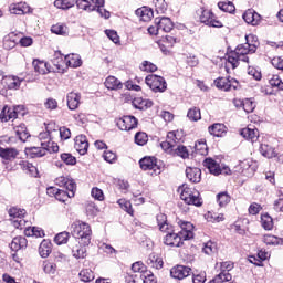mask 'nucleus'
I'll return each instance as SVG.
<instances>
[{"mask_svg":"<svg viewBox=\"0 0 283 283\" xmlns=\"http://www.w3.org/2000/svg\"><path fill=\"white\" fill-rule=\"evenodd\" d=\"M156 220L159 227V231H161L163 233H167L164 237V244H166V247L180 248L182 247V244H185V242H187V240L181 237L180 232H175L171 229V224L167 220V214L159 213L157 214Z\"/></svg>","mask_w":283,"mask_h":283,"instance_id":"obj_1","label":"nucleus"},{"mask_svg":"<svg viewBox=\"0 0 283 283\" xmlns=\"http://www.w3.org/2000/svg\"><path fill=\"white\" fill-rule=\"evenodd\" d=\"M71 233L78 240L80 244H84V247H90L92 242V228L83 222V221H75L71 226Z\"/></svg>","mask_w":283,"mask_h":283,"instance_id":"obj_2","label":"nucleus"},{"mask_svg":"<svg viewBox=\"0 0 283 283\" xmlns=\"http://www.w3.org/2000/svg\"><path fill=\"white\" fill-rule=\"evenodd\" d=\"M180 199L186 202V205H193L195 207H202V198H200V192L195 188H190L187 184L179 187Z\"/></svg>","mask_w":283,"mask_h":283,"instance_id":"obj_3","label":"nucleus"},{"mask_svg":"<svg viewBox=\"0 0 283 283\" xmlns=\"http://www.w3.org/2000/svg\"><path fill=\"white\" fill-rule=\"evenodd\" d=\"M145 83L155 93L167 92V81L165 80V77L160 75H156V74L147 75L145 78Z\"/></svg>","mask_w":283,"mask_h":283,"instance_id":"obj_4","label":"nucleus"},{"mask_svg":"<svg viewBox=\"0 0 283 283\" xmlns=\"http://www.w3.org/2000/svg\"><path fill=\"white\" fill-rule=\"evenodd\" d=\"M185 138L184 130H171L167 134L166 140L160 144L164 151H169L172 147H176Z\"/></svg>","mask_w":283,"mask_h":283,"instance_id":"obj_5","label":"nucleus"},{"mask_svg":"<svg viewBox=\"0 0 283 283\" xmlns=\"http://www.w3.org/2000/svg\"><path fill=\"white\" fill-rule=\"evenodd\" d=\"M233 266L234 264L231 261L221 262V272L216 275L210 283L231 282V280H233V275H231L229 271H233Z\"/></svg>","mask_w":283,"mask_h":283,"instance_id":"obj_6","label":"nucleus"},{"mask_svg":"<svg viewBox=\"0 0 283 283\" xmlns=\"http://www.w3.org/2000/svg\"><path fill=\"white\" fill-rule=\"evenodd\" d=\"M203 167H206L213 176H220V174L229 176L231 174V169L228 166H220L213 158H206L203 160Z\"/></svg>","mask_w":283,"mask_h":283,"instance_id":"obj_7","label":"nucleus"},{"mask_svg":"<svg viewBox=\"0 0 283 283\" xmlns=\"http://www.w3.org/2000/svg\"><path fill=\"white\" fill-rule=\"evenodd\" d=\"M21 112H23V106L21 105L13 107L6 105L0 113V120L1 123H8V120L17 119Z\"/></svg>","mask_w":283,"mask_h":283,"instance_id":"obj_8","label":"nucleus"},{"mask_svg":"<svg viewBox=\"0 0 283 283\" xmlns=\"http://www.w3.org/2000/svg\"><path fill=\"white\" fill-rule=\"evenodd\" d=\"M116 125L122 132H132L138 127V119L132 115H126L117 119Z\"/></svg>","mask_w":283,"mask_h":283,"instance_id":"obj_9","label":"nucleus"},{"mask_svg":"<svg viewBox=\"0 0 283 283\" xmlns=\"http://www.w3.org/2000/svg\"><path fill=\"white\" fill-rule=\"evenodd\" d=\"M201 23L210 28H222V22L216 18V14L209 10H203L200 15Z\"/></svg>","mask_w":283,"mask_h":283,"instance_id":"obj_10","label":"nucleus"},{"mask_svg":"<svg viewBox=\"0 0 283 283\" xmlns=\"http://www.w3.org/2000/svg\"><path fill=\"white\" fill-rule=\"evenodd\" d=\"M139 165L144 171H154L155 176L160 174V167H158L155 157H144L139 160Z\"/></svg>","mask_w":283,"mask_h":283,"instance_id":"obj_11","label":"nucleus"},{"mask_svg":"<svg viewBox=\"0 0 283 283\" xmlns=\"http://www.w3.org/2000/svg\"><path fill=\"white\" fill-rule=\"evenodd\" d=\"M191 275V268L187 265H175L170 269V277L174 280H185Z\"/></svg>","mask_w":283,"mask_h":283,"instance_id":"obj_12","label":"nucleus"},{"mask_svg":"<svg viewBox=\"0 0 283 283\" xmlns=\"http://www.w3.org/2000/svg\"><path fill=\"white\" fill-rule=\"evenodd\" d=\"M74 149L80 154V156H85L87 149H90V142H87V136L78 135L74 139Z\"/></svg>","mask_w":283,"mask_h":283,"instance_id":"obj_13","label":"nucleus"},{"mask_svg":"<svg viewBox=\"0 0 283 283\" xmlns=\"http://www.w3.org/2000/svg\"><path fill=\"white\" fill-rule=\"evenodd\" d=\"M178 224L180 227L179 234L187 240H193V226L189 221L179 220Z\"/></svg>","mask_w":283,"mask_h":283,"instance_id":"obj_14","label":"nucleus"},{"mask_svg":"<svg viewBox=\"0 0 283 283\" xmlns=\"http://www.w3.org/2000/svg\"><path fill=\"white\" fill-rule=\"evenodd\" d=\"M55 185H57V187H63L66 191H76V182L74 179H70L64 176L57 177L55 179Z\"/></svg>","mask_w":283,"mask_h":283,"instance_id":"obj_15","label":"nucleus"},{"mask_svg":"<svg viewBox=\"0 0 283 283\" xmlns=\"http://www.w3.org/2000/svg\"><path fill=\"white\" fill-rule=\"evenodd\" d=\"M243 20L245 23L250 25H259L260 21H262V15H260L258 12L249 9L243 13Z\"/></svg>","mask_w":283,"mask_h":283,"instance_id":"obj_16","label":"nucleus"},{"mask_svg":"<svg viewBox=\"0 0 283 283\" xmlns=\"http://www.w3.org/2000/svg\"><path fill=\"white\" fill-rule=\"evenodd\" d=\"M240 135L245 139V140H251V143H256L258 139L260 138V130L256 128H242Z\"/></svg>","mask_w":283,"mask_h":283,"instance_id":"obj_17","label":"nucleus"},{"mask_svg":"<svg viewBox=\"0 0 283 283\" xmlns=\"http://www.w3.org/2000/svg\"><path fill=\"white\" fill-rule=\"evenodd\" d=\"M157 32H170L174 30V22L169 18L156 19Z\"/></svg>","mask_w":283,"mask_h":283,"instance_id":"obj_18","label":"nucleus"},{"mask_svg":"<svg viewBox=\"0 0 283 283\" xmlns=\"http://www.w3.org/2000/svg\"><path fill=\"white\" fill-rule=\"evenodd\" d=\"M67 107L71 111L78 109V105H81V94L71 92L66 95Z\"/></svg>","mask_w":283,"mask_h":283,"instance_id":"obj_19","label":"nucleus"},{"mask_svg":"<svg viewBox=\"0 0 283 283\" xmlns=\"http://www.w3.org/2000/svg\"><path fill=\"white\" fill-rule=\"evenodd\" d=\"M234 52L240 55H247V54H255L258 52V44L249 45L247 43L239 44Z\"/></svg>","mask_w":283,"mask_h":283,"instance_id":"obj_20","label":"nucleus"},{"mask_svg":"<svg viewBox=\"0 0 283 283\" xmlns=\"http://www.w3.org/2000/svg\"><path fill=\"white\" fill-rule=\"evenodd\" d=\"M11 14H28L30 12V6L25 2L13 3L9 7Z\"/></svg>","mask_w":283,"mask_h":283,"instance_id":"obj_21","label":"nucleus"},{"mask_svg":"<svg viewBox=\"0 0 283 283\" xmlns=\"http://www.w3.org/2000/svg\"><path fill=\"white\" fill-rule=\"evenodd\" d=\"M202 176V170L200 168H186V177L190 182L197 184L200 182Z\"/></svg>","mask_w":283,"mask_h":283,"instance_id":"obj_22","label":"nucleus"},{"mask_svg":"<svg viewBox=\"0 0 283 283\" xmlns=\"http://www.w3.org/2000/svg\"><path fill=\"white\" fill-rule=\"evenodd\" d=\"M72 255L76 260H85L87 258V245L80 243L72 248Z\"/></svg>","mask_w":283,"mask_h":283,"instance_id":"obj_23","label":"nucleus"},{"mask_svg":"<svg viewBox=\"0 0 283 283\" xmlns=\"http://www.w3.org/2000/svg\"><path fill=\"white\" fill-rule=\"evenodd\" d=\"M54 136H59V130H50V126H46V130L39 134L41 147H43V143L49 144L52 140V138H54Z\"/></svg>","mask_w":283,"mask_h":283,"instance_id":"obj_24","label":"nucleus"},{"mask_svg":"<svg viewBox=\"0 0 283 283\" xmlns=\"http://www.w3.org/2000/svg\"><path fill=\"white\" fill-rule=\"evenodd\" d=\"M20 167L25 174H28V176H31V178L39 177V169L36 168V166L32 165L31 163L21 161Z\"/></svg>","mask_w":283,"mask_h":283,"instance_id":"obj_25","label":"nucleus"},{"mask_svg":"<svg viewBox=\"0 0 283 283\" xmlns=\"http://www.w3.org/2000/svg\"><path fill=\"white\" fill-rule=\"evenodd\" d=\"M25 247H28V239H25V237H15L10 244L11 251L15 252L25 249Z\"/></svg>","mask_w":283,"mask_h":283,"instance_id":"obj_26","label":"nucleus"},{"mask_svg":"<svg viewBox=\"0 0 283 283\" xmlns=\"http://www.w3.org/2000/svg\"><path fill=\"white\" fill-rule=\"evenodd\" d=\"M209 134H211V136H216L217 138H222V136L227 135V127L224 124H213L209 127Z\"/></svg>","mask_w":283,"mask_h":283,"instance_id":"obj_27","label":"nucleus"},{"mask_svg":"<svg viewBox=\"0 0 283 283\" xmlns=\"http://www.w3.org/2000/svg\"><path fill=\"white\" fill-rule=\"evenodd\" d=\"M135 14L142 19V21H151L154 19V11L147 7H142L135 11Z\"/></svg>","mask_w":283,"mask_h":283,"instance_id":"obj_28","label":"nucleus"},{"mask_svg":"<svg viewBox=\"0 0 283 283\" xmlns=\"http://www.w3.org/2000/svg\"><path fill=\"white\" fill-rule=\"evenodd\" d=\"M147 264L150 269H156L158 271L163 269V258L158 256L156 253H151L147 259Z\"/></svg>","mask_w":283,"mask_h":283,"instance_id":"obj_29","label":"nucleus"},{"mask_svg":"<svg viewBox=\"0 0 283 283\" xmlns=\"http://www.w3.org/2000/svg\"><path fill=\"white\" fill-rule=\"evenodd\" d=\"M25 154L29 158H43L46 155L44 146L27 148Z\"/></svg>","mask_w":283,"mask_h":283,"instance_id":"obj_30","label":"nucleus"},{"mask_svg":"<svg viewBox=\"0 0 283 283\" xmlns=\"http://www.w3.org/2000/svg\"><path fill=\"white\" fill-rule=\"evenodd\" d=\"M19 156V150L15 148H1L0 147V158L3 160H14Z\"/></svg>","mask_w":283,"mask_h":283,"instance_id":"obj_31","label":"nucleus"},{"mask_svg":"<svg viewBox=\"0 0 283 283\" xmlns=\"http://www.w3.org/2000/svg\"><path fill=\"white\" fill-rule=\"evenodd\" d=\"M22 80L18 76H7L4 77V85L8 90H19L21 87Z\"/></svg>","mask_w":283,"mask_h":283,"instance_id":"obj_32","label":"nucleus"},{"mask_svg":"<svg viewBox=\"0 0 283 283\" xmlns=\"http://www.w3.org/2000/svg\"><path fill=\"white\" fill-rule=\"evenodd\" d=\"M104 84L107 90H123V83L116 76H108Z\"/></svg>","mask_w":283,"mask_h":283,"instance_id":"obj_33","label":"nucleus"},{"mask_svg":"<svg viewBox=\"0 0 283 283\" xmlns=\"http://www.w3.org/2000/svg\"><path fill=\"white\" fill-rule=\"evenodd\" d=\"M65 65L69 67H81L83 65V62L81 61V56L76 54H71L64 56Z\"/></svg>","mask_w":283,"mask_h":283,"instance_id":"obj_34","label":"nucleus"},{"mask_svg":"<svg viewBox=\"0 0 283 283\" xmlns=\"http://www.w3.org/2000/svg\"><path fill=\"white\" fill-rule=\"evenodd\" d=\"M24 235H27L28 238H44L45 232L39 227H29L25 228Z\"/></svg>","mask_w":283,"mask_h":283,"instance_id":"obj_35","label":"nucleus"},{"mask_svg":"<svg viewBox=\"0 0 283 283\" xmlns=\"http://www.w3.org/2000/svg\"><path fill=\"white\" fill-rule=\"evenodd\" d=\"M50 253H52V242L43 240L39 247V254L42 258H49Z\"/></svg>","mask_w":283,"mask_h":283,"instance_id":"obj_36","label":"nucleus"},{"mask_svg":"<svg viewBox=\"0 0 283 283\" xmlns=\"http://www.w3.org/2000/svg\"><path fill=\"white\" fill-rule=\"evenodd\" d=\"M76 6V0H55L54 7L57 10H70Z\"/></svg>","mask_w":283,"mask_h":283,"instance_id":"obj_37","label":"nucleus"},{"mask_svg":"<svg viewBox=\"0 0 283 283\" xmlns=\"http://www.w3.org/2000/svg\"><path fill=\"white\" fill-rule=\"evenodd\" d=\"M76 193V190H57V195L55 197V200H59V202H67L70 198H74Z\"/></svg>","mask_w":283,"mask_h":283,"instance_id":"obj_38","label":"nucleus"},{"mask_svg":"<svg viewBox=\"0 0 283 283\" xmlns=\"http://www.w3.org/2000/svg\"><path fill=\"white\" fill-rule=\"evenodd\" d=\"M260 154L264 156V158H275V149L269 144H261L259 148Z\"/></svg>","mask_w":283,"mask_h":283,"instance_id":"obj_39","label":"nucleus"},{"mask_svg":"<svg viewBox=\"0 0 283 283\" xmlns=\"http://www.w3.org/2000/svg\"><path fill=\"white\" fill-rule=\"evenodd\" d=\"M51 63L56 70H63L65 65V56L57 51L55 52L54 57L51 60Z\"/></svg>","mask_w":283,"mask_h":283,"instance_id":"obj_40","label":"nucleus"},{"mask_svg":"<svg viewBox=\"0 0 283 283\" xmlns=\"http://www.w3.org/2000/svg\"><path fill=\"white\" fill-rule=\"evenodd\" d=\"M78 277L81 280V282H85V283H90V282H94V272L90 269H83L80 271L78 273Z\"/></svg>","mask_w":283,"mask_h":283,"instance_id":"obj_41","label":"nucleus"},{"mask_svg":"<svg viewBox=\"0 0 283 283\" xmlns=\"http://www.w3.org/2000/svg\"><path fill=\"white\" fill-rule=\"evenodd\" d=\"M261 226L265 231L273 230V218L269 213L261 214Z\"/></svg>","mask_w":283,"mask_h":283,"instance_id":"obj_42","label":"nucleus"},{"mask_svg":"<svg viewBox=\"0 0 283 283\" xmlns=\"http://www.w3.org/2000/svg\"><path fill=\"white\" fill-rule=\"evenodd\" d=\"M218 8L222 12H228L229 14H233V12H235V4H233L231 1L218 2Z\"/></svg>","mask_w":283,"mask_h":283,"instance_id":"obj_43","label":"nucleus"},{"mask_svg":"<svg viewBox=\"0 0 283 283\" xmlns=\"http://www.w3.org/2000/svg\"><path fill=\"white\" fill-rule=\"evenodd\" d=\"M134 140L139 147H145V144L149 143V136L145 132H138L135 134Z\"/></svg>","mask_w":283,"mask_h":283,"instance_id":"obj_44","label":"nucleus"},{"mask_svg":"<svg viewBox=\"0 0 283 283\" xmlns=\"http://www.w3.org/2000/svg\"><path fill=\"white\" fill-rule=\"evenodd\" d=\"M75 6H77L78 10H85L86 12H94L96 10V7H93L87 0H75Z\"/></svg>","mask_w":283,"mask_h":283,"instance_id":"obj_45","label":"nucleus"},{"mask_svg":"<svg viewBox=\"0 0 283 283\" xmlns=\"http://www.w3.org/2000/svg\"><path fill=\"white\" fill-rule=\"evenodd\" d=\"M217 201L219 207H227L231 202V196L227 191L220 192L217 195Z\"/></svg>","mask_w":283,"mask_h":283,"instance_id":"obj_46","label":"nucleus"},{"mask_svg":"<svg viewBox=\"0 0 283 283\" xmlns=\"http://www.w3.org/2000/svg\"><path fill=\"white\" fill-rule=\"evenodd\" d=\"M67 240H70V232L67 231L60 232L54 238V242L59 247H61V244H67Z\"/></svg>","mask_w":283,"mask_h":283,"instance_id":"obj_47","label":"nucleus"},{"mask_svg":"<svg viewBox=\"0 0 283 283\" xmlns=\"http://www.w3.org/2000/svg\"><path fill=\"white\" fill-rule=\"evenodd\" d=\"M195 151L199 154V156H207V154H209V147L207 146V142L196 143Z\"/></svg>","mask_w":283,"mask_h":283,"instance_id":"obj_48","label":"nucleus"},{"mask_svg":"<svg viewBox=\"0 0 283 283\" xmlns=\"http://www.w3.org/2000/svg\"><path fill=\"white\" fill-rule=\"evenodd\" d=\"M214 85L218 90H223V92H229V77H219L214 80Z\"/></svg>","mask_w":283,"mask_h":283,"instance_id":"obj_49","label":"nucleus"},{"mask_svg":"<svg viewBox=\"0 0 283 283\" xmlns=\"http://www.w3.org/2000/svg\"><path fill=\"white\" fill-rule=\"evenodd\" d=\"M9 216L10 218H13V220H19L23 218V216H25V209H21L17 207L10 208Z\"/></svg>","mask_w":283,"mask_h":283,"instance_id":"obj_50","label":"nucleus"},{"mask_svg":"<svg viewBox=\"0 0 283 283\" xmlns=\"http://www.w3.org/2000/svg\"><path fill=\"white\" fill-rule=\"evenodd\" d=\"M117 205L126 211L129 216H134V209L132 208V201H127L126 199H119L117 201Z\"/></svg>","mask_w":283,"mask_h":283,"instance_id":"obj_51","label":"nucleus"},{"mask_svg":"<svg viewBox=\"0 0 283 283\" xmlns=\"http://www.w3.org/2000/svg\"><path fill=\"white\" fill-rule=\"evenodd\" d=\"M51 32L53 34H59L61 36H65L67 34V25L65 24H54L51 27Z\"/></svg>","mask_w":283,"mask_h":283,"instance_id":"obj_52","label":"nucleus"},{"mask_svg":"<svg viewBox=\"0 0 283 283\" xmlns=\"http://www.w3.org/2000/svg\"><path fill=\"white\" fill-rule=\"evenodd\" d=\"M14 35H6L3 39V48L4 50H14V48H17V41H14V39H12Z\"/></svg>","mask_w":283,"mask_h":283,"instance_id":"obj_53","label":"nucleus"},{"mask_svg":"<svg viewBox=\"0 0 283 283\" xmlns=\"http://www.w3.org/2000/svg\"><path fill=\"white\" fill-rule=\"evenodd\" d=\"M187 117L189 120L198 122L202 118V115L200 114V108L193 107L188 111Z\"/></svg>","mask_w":283,"mask_h":283,"instance_id":"obj_54","label":"nucleus"},{"mask_svg":"<svg viewBox=\"0 0 283 283\" xmlns=\"http://www.w3.org/2000/svg\"><path fill=\"white\" fill-rule=\"evenodd\" d=\"M240 167L242 169L243 176H253L255 174V170L253 167H251V164H249V160H244L240 164Z\"/></svg>","mask_w":283,"mask_h":283,"instance_id":"obj_55","label":"nucleus"},{"mask_svg":"<svg viewBox=\"0 0 283 283\" xmlns=\"http://www.w3.org/2000/svg\"><path fill=\"white\" fill-rule=\"evenodd\" d=\"M228 65H231L232 70H235V67H238L240 65L239 55L237 54L235 51L231 52L228 55Z\"/></svg>","mask_w":283,"mask_h":283,"instance_id":"obj_56","label":"nucleus"},{"mask_svg":"<svg viewBox=\"0 0 283 283\" xmlns=\"http://www.w3.org/2000/svg\"><path fill=\"white\" fill-rule=\"evenodd\" d=\"M263 242H265V244H282L283 245V238H279V237L272 235V234H266L263 238Z\"/></svg>","mask_w":283,"mask_h":283,"instance_id":"obj_57","label":"nucleus"},{"mask_svg":"<svg viewBox=\"0 0 283 283\" xmlns=\"http://www.w3.org/2000/svg\"><path fill=\"white\" fill-rule=\"evenodd\" d=\"M42 147H44L45 149V154H56L59 153V144L54 143V142H50L48 143H42Z\"/></svg>","mask_w":283,"mask_h":283,"instance_id":"obj_58","label":"nucleus"},{"mask_svg":"<svg viewBox=\"0 0 283 283\" xmlns=\"http://www.w3.org/2000/svg\"><path fill=\"white\" fill-rule=\"evenodd\" d=\"M271 87H274V90L280 91L283 90V82L280 78V75H273L272 78L269 81Z\"/></svg>","mask_w":283,"mask_h":283,"instance_id":"obj_59","label":"nucleus"},{"mask_svg":"<svg viewBox=\"0 0 283 283\" xmlns=\"http://www.w3.org/2000/svg\"><path fill=\"white\" fill-rule=\"evenodd\" d=\"M203 253L206 255H213V253H216V251H218V245H216V243L208 241L203 249H202Z\"/></svg>","mask_w":283,"mask_h":283,"instance_id":"obj_60","label":"nucleus"},{"mask_svg":"<svg viewBox=\"0 0 283 283\" xmlns=\"http://www.w3.org/2000/svg\"><path fill=\"white\" fill-rule=\"evenodd\" d=\"M43 271L44 273L49 275H54L56 273V264L52 263L50 261H44L43 262Z\"/></svg>","mask_w":283,"mask_h":283,"instance_id":"obj_61","label":"nucleus"},{"mask_svg":"<svg viewBox=\"0 0 283 283\" xmlns=\"http://www.w3.org/2000/svg\"><path fill=\"white\" fill-rule=\"evenodd\" d=\"M139 70H142V72H156L158 70V66H156V64L149 62V61H144L142 63V65L139 66Z\"/></svg>","mask_w":283,"mask_h":283,"instance_id":"obj_62","label":"nucleus"},{"mask_svg":"<svg viewBox=\"0 0 283 283\" xmlns=\"http://www.w3.org/2000/svg\"><path fill=\"white\" fill-rule=\"evenodd\" d=\"M247 114H251L255 109V102L250 98L243 99V108Z\"/></svg>","mask_w":283,"mask_h":283,"instance_id":"obj_63","label":"nucleus"},{"mask_svg":"<svg viewBox=\"0 0 283 283\" xmlns=\"http://www.w3.org/2000/svg\"><path fill=\"white\" fill-rule=\"evenodd\" d=\"M140 279L144 283H157L156 276H154V273L146 271L143 274H140Z\"/></svg>","mask_w":283,"mask_h":283,"instance_id":"obj_64","label":"nucleus"}]
</instances>
